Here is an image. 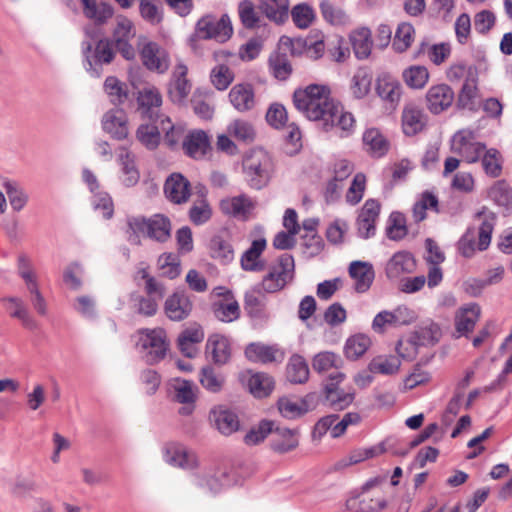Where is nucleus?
<instances>
[{"label":"nucleus","mask_w":512,"mask_h":512,"mask_svg":"<svg viewBox=\"0 0 512 512\" xmlns=\"http://www.w3.org/2000/svg\"><path fill=\"white\" fill-rule=\"evenodd\" d=\"M418 318L416 311L406 305H399L394 310H384L376 314L372 321V329L384 333L390 328H398L414 323Z\"/></svg>","instance_id":"6e6552de"},{"label":"nucleus","mask_w":512,"mask_h":512,"mask_svg":"<svg viewBox=\"0 0 512 512\" xmlns=\"http://www.w3.org/2000/svg\"><path fill=\"white\" fill-rule=\"evenodd\" d=\"M137 101L141 113L148 118H152L155 114L154 110L162 104V96L156 87L146 86L139 91Z\"/></svg>","instance_id":"e433bc0d"},{"label":"nucleus","mask_w":512,"mask_h":512,"mask_svg":"<svg viewBox=\"0 0 512 512\" xmlns=\"http://www.w3.org/2000/svg\"><path fill=\"white\" fill-rule=\"evenodd\" d=\"M164 194L174 204L186 203L191 196V183L181 173H172L164 183Z\"/></svg>","instance_id":"a211bd4d"},{"label":"nucleus","mask_w":512,"mask_h":512,"mask_svg":"<svg viewBox=\"0 0 512 512\" xmlns=\"http://www.w3.org/2000/svg\"><path fill=\"white\" fill-rule=\"evenodd\" d=\"M274 422L263 420L258 425L253 426L244 436L243 441L248 446H254L261 443L273 432Z\"/></svg>","instance_id":"e2e57ef3"},{"label":"nucleus","mask_w":512,"mask_h":512,"mask_svg":"<svg viewBox=\"0 0 512 512\" xmlns=\"http://www.w3.org/2000/svg\"><path fill=\"white\" fill-rule=\"evenodd\" d=\"M84 15L98 25L106 23L113 16V8L106 3L95 0H81Z\"/></svg>","instance_id":"ea45409f"},{"label":"nucleus","mask_w":512,"mask_h":512,"mask_svg":"<svg viewBox=\"0 0 512 512\" xmlns=\"http://www.w3.org/2000/svg\"><path fill=\"white\" fill-rule=\"evenodd\" d=\"M266 248V240L259 238L251 243V246L241 256V267L245 271L259 272L264 270L265 261L261 258Z\"/></svg>","instance_id":"bb28decb"},{"label":"nucleus","mask_w":512,"mask_h":512,"mask_svg":"<svg viewBox=\"0 0 512 512\" xmlns=\"http://www.w3.org/2000/svg\"><path fill=\"white\" fill-rule=\"evenodd\" d=\"M400 366L398 357L380 355L371 360L368 369L374 374L392 375L399 371Z\"/></svg>","instance_id":"3c124183"},{"label":"nucleus","mask_w":512,"mask_h":512,"mask_svg":"<svg viewBox=\"0 0 512 512\" xmlns=\"http://www.w3.org/2000/svg\"><path fill=\"white\" fill-rule=\"evenodd\" d=\"M116 25L112 34V41L122 56L131 60L135 57V50L131 45V40L135 37V28L131 20L124 16H117Z\"/></svg>","instance_id":"ddd939ff"},{"label":"nucleus","mask_w":512,"mask_h":512,"mask_svg":"<svg viewBox=\"0 0 512 512\" xmlns=\"http://www.w3.org/2000/svg\"><path fill=\"white\" fill-rule=\"evenodd\" d=\"M187 73L188 67L182 61L177 62L168 84V95L174 103L183 102L190 93L191 83Z\"/></svg>","instance_id":"f3484780"},{"label":"nucleus","mask_w":512,"mask_h":512,"mask_svg":"<svg viewBox=\"0 0 512 512\" xmlns=\"http://www.w3.org/2000/svg\"><path fill=\"white\" fill-rule=\"evenodd\" d=\"M370 339L364 334H356L348 338L345 344V355L350 359L361 357L368 349Z\"/></svg>","instance_id":"69168bd1"},{"label":"nucleus","mask_w":512,"mask_h":512,"mask_svg":"<svg viewBox=\"0 0 512 512\" xmlns=\"http://www.w3.org/2000/svg\"><path fill=\"white\" fill-rule=\"evenodd\" d=\"M140 57L143 65L150 71L163 74L169 69V54L165 48L156 42L149 41L145 43L141 48Z\"/></svg>","instance_id":"4468645a"},{"label":"nucleus","mask_w":512,"mask_h":512,"mask_svg":"<svg viewBox=\"0 0 512 512\" xmlns=\"http://www.w3.org/2000/svg\"><path fill=\"white\" fill-rule=\"evenodd\" d=\"M452 151L460 155L467 163H475L482 155L485 146L476 141V134L470 129H463L452 138Z\"/></svg>","instance_id":"1a4fd4ad"},{"label":"nucleus","mask_w":512,"mask_h":512,"mask_svg":"<svg viewBox=\"0 0 512 512\" xmlns=\"http://www.w3.org/2000/svg\"><path fill=\"white\" fill-rule=\"evenodd\" d=\"M372 75L365 69H358L351 80V92L357 99H362L368 95L371 89Z\"/></svg>","instance_id":"5fc2aeb1"},{"label":"nucleus","mask_w":512,"mask_h":512,"mask_svg":"<svg viewBox=\"0 0 512 512\" xmlns=\"http://www.w3.org/2000/svg\"><path fill=\"white\" fill-rule=\"evenodd\" d=\"M201 386L210 393H218L225 384L224 375L212 366H205L199 372Z\"/></svg>","instance_id":"de8ad7c7"},{"label":"nucleus","mask_w":512,"mask_h":512,"mask_svg":"<svg viewBox=\"0 0 512 512\" xmlns=\"http://www.w3.org/2000/svg\"><path fill=\"white\" fill-rule=\"evenodd\" d=\"M335 111L330 119H326L323 123L325 130L336 128L340 130L341 137H348L355 131V118L350 113L344 110L340 103L335 104Z\"/></svg>","instance_id":"393cba45"},{"label":"nucleus","mask_w":512,"mask_h":512,"mask_svg":"<svg viewBox=\"0 0 512 512\" xmlns=\"http://www.w3.org/2000/svg\"><path fill=\"white\" fill-rule=\"evenodd\" d=\"M406 219L405 216L400 212H393L390 214L386 234L391 240L398 241L403 239L407 235Z\"/></svg>","instance_id":"680f3d73"},{"label":"nucleus","mask_w":512,"mask_h":512,"mask_svg":"<svg viewBox=\"0 0 512 512\" xmlns=\"http://www.w3.org/2000/svg\"><path fill=\"white\" fill-rule=\"evenodd\" d=\"M376 92L383 101L396 105L401 98L402 86L397 78L385 73L377 79Z\"/></svg>","instance_id":"c756f323"},{"label":"nucleus","mask_w":512,"mask_h":512,"mask_svg":"<svg viewBox=\"0 0 512 512\" xmlns=\"http://www.w3.org/2000/svg\"><path fill=\"white\" fill-rule=\"evenodd\" d=\"M206 351L216 364H226L230 359V344L227 337L223 335H211L207 340Z\"/></svg>","instance_id":"f704fd0d"},{"label":"nucleus","mask_w":512,"mask_h":512,"mask_svg":"<svg viewBox=\"0 0 512 512\" xmlns=\"http://www.w3.org/2000/svg\"><path fill=\"white\" fill-rule=\"evenodd\" d=\"M381 210L380 203L375 199H368L362 206L357 217V231L361 238L368 239L376 233V223Z\"/></svg>","instance_id":"dca6fc26"},{"label":"nucleus","mask_w":512,"mask_h":512,"mask_svg":"<svg viewBox=\"0 0 512 512\" xmlns=\"http://www.w3.org/2000/svg\"><path fill=\"white\" fill-rule=\"evenodd\" d=\"M310 409L308 396L301 399L282 397L278 400V410L280 414L288 419L300 417Z\"/></svg>","instance_id":"4c0bfd02"},{"label":"nucleus","mask_w":512,"mask_h":512,"mask_svg":"<svg viewBox=\"0 0 512 512\" xmlns=\"http://www.w3.org/2000/svg\"><path fill=\"white\" fill-rule=\"evenodd\" d=\"M278 350L261 343H251L245 349L246 357L253 362L271 363L276 361Z\"/></svg>","instance_id":"864d4df0"},{"label":"nucleus","mask_w":512,"mask_h":512,"mask_svg":"<svg viewBox=\"0 0 512 512\" xmlns=\"http://www.w3.org/2000/svg\"><path fill=\"white\" fill-rule=\"evenodd\" d=\"M118 162L121 166V181L127 187L136 185L140 173L135 164L134 155L128 149L121 147L118 152Z\"/></svg>","instance_id":"2f4dec72"},{"label":"nucleus","mask_w":512,"mask_h":512,"mask_svg":"<svg viewBox=\"0 0 512 512\" xmlns=\"http://www.w3.org/2000/svg\"><path fill=\"white\" fill-rule=\"evenodd\" d=\"M426 124L423 110L414 104H407L402 112V129L405 135L414 136L421 132Z\"/></svg>","instance_id":"c85d7f7f"},{"label":"nucleus","mask_w":512,"mask_h":512,"mask_svg":"<svg viewBox=\"0 0 512 512\" xmlns=\"http://www.w3.org/2000/svg\"><path fill=\"white\" fill-rule=\"evenodd\" d=\"M248 387L255 397L262 398L271 393L274 387V381L272 377L265 373H255L250 376Z\"/></svg>","instance_id":"4d7b16f0"},{"label":"nucleus","mask_w":512,"mask_h":512,"mask_svg":"<svg viewBox=\"0 0 512 512\" xmlns=\"http://www.w3.org/2000/svg\"><path fill=\"white\" fill-rule=\"evenodd\" d=\"M195 31L201 39H214L223 43L231 38L233 27L227 14H223L219 19L207 14L197 21Z\"/></svg>","instance_id":"423d86ee"},{"label":"nucleus","mask_w":512,"mask_h":512,"mask_svg":"<svg viewBox=\"0 0 512 512\" xmlns=\"http://www.w3.org/2000/svg\"><path fill=\"white\" fill-rule=\"evenodd\" d=\"M103 129L113 138L122 140L128 135L127 117L124 111L110 110L103 116Z\"/></svg>","instance_id":"7c9ffc66"},{"label":"nucleus","mask_w":512,"mask_h":512,"mask_svg":"<svg viewBox=\"0 0 512 512\" xmlns=\"http://www.w3.org/2000/svg\"><path fill=\"white\" fill-rule=\"evenodd\" d=\"M319 7L323 19L330 25L346 26L350 23V17L346 11L330 0H322Z\"/></svg>","instance_id":"37998d69"},{"label":"nucleus","mask_w":512,"mask_h":512,"mask_svg":"<svg viewBox=\"0 0 512 512\" xmlns=\"http://www.w3.org/2000/svg\"><path fill=\"white\" fill-rule=\"evenodd\" d=\"M488 195L500 206L507 207L512 203V189L504 180L495 182L489 189Z\"/></svg>","instance_id":"774afa93"},{"label":"nucleus","mask_w":512,"mask_h":512,"mask_svg":"<svg viewBox=\"0 0 512 512\" xmlns=\"http://www.w3.org/2000/svg\"><path fill=\"white\" fill-rule=\"evenodd\" d=\"M162 452L164 461L173 467L183 470H193L198 467L196 454L181 443H167Z\"/></svg>","instance_id":"f8f14e48"},{"label":"nucleus","mask_w":512,"mask_h":512,"mask_svg":"<svg viewBox=\"0 0 512 512\" xmlns=\"http://www.w3.org/2000/svg\"><path fill=\"white\" fill-rule=\"evenodd\" d=\"M18 273L26 284L32 306L39 315L45 316L47 302L39 290L36 274L25 256H20L18 259Z\"/></svg>","instance_id":"9d476101"},{"label":"nucleus","mask_w":512,"mask_h":512,"mask_svg":"<svg viewBox=\"0 0 512 512\" xmlns=\"http://www.w3.org/2000/svg\"><path fill=\"white\" fill-rule=\"evenodd\" d=\"M147 219L140 216H131L126 220L125 234L128 242L134 245L141 244V238L147 236Z\"/></svg>","instance_id":"603ef678"},{"label":"nucleus","mask_w":512,"mask_h":512,"mask_svg":"<svg viewBox=\"0 0 512 512\" xmlns=\"http://www.w3.org/2000/svg\"><path fill=\"white\" fill-rule=\"evenodd\" d=\"M271 448L278 453H286L298 446V436L295 430L273 427Z\"/></svg>","instance_id":"c9c22d12"},{"label":"nucleus","mask_w":512,"mask_h":512,"mask_svg":"<svg viewBox=\"0 0 512 512\" xmlns=\"http://www.w3.org/2000/svg\"><path fill=\"white\" fill-rule=\"evenodd\" d=\"M259 9L271 21L283 23L288 18V0H259Z\"/></svg>","instance_id":"a19ab883"},{"label":"nucleus","mask_w":512,"mask_h":512,"mask_svg":"<svg viewBox=\"0 0 512 512\" xmlns=\"http://www.w3.org/2000/svg\"><path fill=\"white\" fill-rule=\"evenodd\" d=\"M273 170L272 157L262 148L251 150L243 161L246 181L251 188L256 190H260L268 184Z\"/></svg>","instance_id":"7ed1b4c3"},{"label":"nucleus","mask_w":512,"mask_h":512,"mask_svg":"<svg viewBox=\"0 0 512 512\" xmlns=\"http://www.w3.org/2000/svg\"><path fill=\"white\" fill-rule=\"evenodd\" d=\"M228 98L234 109L240 113L250 111L256 105L254 88L248 83L234 85L228 94Z\"/></svg>","instance_id":"4be33fe9"},{"label":"nucleus","mask_w":512,"mask_h":512,"mask_svg":"<svg viewBox=\"0 0 512 512\" xmlns=\"http://www.w3.org/2000/svg\"><path fill=\"white\" fill-rule=\"evenodd\" d=\"M212 309L215 317L222 322L229 323L240 316V307L234 297L215 301Z\"/></svg>","instance_id":"c03bdc74"},{"label":"nucleus","mask_w":512,"mask_h":512,"mask_svg":"<svg viewBox=\"0 0 512 512\" xmlns=\"http://www.w3.org/2000/svg\"><path fill=\"white\" fill-rule=\"evenodd\" d=\"M291 17L297 28L307 29L314 22L316 15L310 5L307 3H301L292 8Z\"/></svg>","instance_id":"bf43d9fd"},{"label":"nucleus","mask_w":512,"mask_h":512,"mask_svg":"<svg viewBox=\"0 0 512 512\" xmlns=\"http://www.w3.org/2000/svg\"><path fill=\"white\" fill-rule=\"evenodd\" d=\"M294 276V259L290 255H282L278 263L263 277L257 285L259 293H276L282 290Z\"/></svg>","instance_id":"20e7f679"},{"label":"nucleus","mask_w":512,"mask_h":512,"mask_svg":"<svg viewBox=\"0 0 512 512\" xmlns=\"http://www.w3.org/2000/svg\"><path fill=\"white\" fill-rule=\"evenodd\" d=\"M344 378L345 375L342 372L336 371L330 374L327 382L323 385L324 401L334 410L346 409L355 399L353 389H344L339 386Z\"/></svg>","instance_id":"0eeeda50"},{"label":"nucleus","mask_w":512,"mask_h":512,"mask_svg":"<svg viewBox=\"0 0 512 512\" xmlns=\"http://www.w3.org/2000/svg\"><path fill=\"white\" fill-rule=\"evenodd\" d=\"M387 507L384 498H368L362 492H352L345 501L350 512H380Z\"/></svg>","instance_id":"b1692460"},{"label":"nucleus","mask_w":512,"mask_h":512,"mask_svg":"<svg viewBox=\"0 0 512 512\" xmlns=\"http://www.w3.org/2000/svg\"><path fill=\"white\" fill-rule=\"evenodd\" d=\"M429 71L425 66L412 65L404 69L402 78L405 84L412 89H422L429 81Z\"/></svg>","instance_id":"8fccbe9b"},{"label":"nucleus","mask_w":512,"mask_h":512,"mask_svg":"<svg viewBox=\"0 0 512 512\" xmlns=\"http://www.w3.org/2000/svg\"><path fill=\"white\" fill-rule=\"evenodd\" d=\"M104 90L114 105L122 104L128 96L126 85L113 76L106 78Z\"/></svg>","instance_id":"052dcab7"},{"label":"nucleus","mask_w":512,"mask_h":512,"mask_svg":"<svg viewBox=\"0 0 512 512\" xmlns=\"http://www.w3.org/2000/svg\"><path fill=\"white\" fill-rule=\"evenodd\" d=\"M254 207V201L245 194L225 198L220 202L223 213L241 219H246Z\"/></svg>","instance_id":"cd10ccee"},{"label":"nucleus","mask_w":512,"mask_h":512,"mask_svg":"<svg viewBox=\"0 0 512 512\" xmlns=\"http://www.w3.org/2000/svg\"><path fill=\"white\" fill-rule=\"evenodd\" d=\"M416 268V261L411 253L399 251L387 262L385 272L388 278L397 279L403 274L412 273Z\"/></svg>","instance_id":"a878e982"},{"label":"nucleus","mask_w":512,"mask_h":512,"mask_svg":"<svg viewBox=\"0 0 512 512\" xmlns=\"http://www.w3.org/2000/svg\"><path fill=\"white\" fill-rule=\"evenodd\" d=\"M137 347L147 363L159 362L165 357L168 349L166 332L162 328L140 330Z\"/></svg>","instance_id":"39448f33"},{"label":"nucleus","mask_w":512,"mask_h":512,"mask_svg":"<svg viewBox=\"0 0 512 512\" xmlns=\"http://www.w3.org/2000/svg\"><path fill=\"white\" fill-rule=\"evenodd\" d=\"M286 376L291 383H305L309 378V367L306 360L297 354L291 356L287 364Z\"/></svg>","instance_id":"49530a36"},{"label":"nucleus","mask_w":512,"mask_h":512,"mask_svg":"<svg viewBox=\"0 0 512 512\" xmlns=\"http://www.w3.org/2000/svg\"><path fill=\"white\" fill-rule=\"evenodd\" d=\"M211 419L215 427L223 435H231L240 426L238 416L234 412L222 408L213 410Z\"/></svg>","instance_id":"58836bf2"},{"label":"nucleus","mask_w":512,"mask_h":512,"mask_svg":"<svg viewBox=\"0 0 512 512\" xmlns=\"http://www.w3.org/2000/svg\"><path fill=\"white\" fill-rule=\"evenodd\" d=\"M147 237L164 242L170 237L171 223L170 220L160 214L147 219Z\"/></svg>","instance_id":"a18cd8bd"},{"label":"nucleus","mask_w":512,"mask_h":512,"mask_svg":"<svg viewBox=\"0 0 512 512\" xmlns=\"http://www.w3.org/2000/svg\"><path fill=\"white\" fill-rule=\"evenodd\" d=\"M83 51L86 58L85 68L96 77L101 73L99 66L111 63L114 58V51L108 40H100L94 49L90 43H84Z\"/></svg>","instance_id":"9b49d317"},{"label":"nucleus","mask_w":512,"mask_h":512,"mask_svg":"<svg viewBox=\"0 0 512 512\" xmlns=\"http://www.w3.org/2000/svg\"><path fill=\"white\" fill-rule=\"evenodd\" d=\"M210 80L217 90L223 91L233 82L234 73L228 66L218 64L211 70Z\"/></svg>","instance_id":"338daca9"},{"label":"nucleus","mask_w":512,"mask_h":512,"mask_svg":"<svg viewBox=\"0 0 512 512\" xmlns=\"http://www.w3.org/2000/svg\"><path fill=\"white\" fill-rule=\"evenodd\" d=\"M182 148L188 157L203 159L211 149L209 136L203 130L189 131L182 141Z\"/></svg>","instance_id":"aec40b11"},{"label":"nucleus","mask_w":512,"mask_h":512,"mask_svg":"<svg viewBox=\"0 0 512 512\" xmlns=\"http://www.w3.org/2000/svg\"><path fill=\"white\" fill-rule=\"evenodd\" d=\"M475 221L478 223L477 232L475 228H469L458 242L460 254L467 258L473 256L476 250V234L478 235L477 248L482 251L489 247L496 217L494 213L483 209L476 214Z\"/></svg>","instance_id":"f03ea898"},{"label":"nucleus","mask_w":512,"mask_h":512,"mask_svg":"<svg viewBox=\"0 0 512 512\" xmlns=\"http://www.w3.org/2000/svg\"><path fill=\"white\" fill-rule=\"evenodd\" d=\"M196 484L210 493L215 494L220 492L227 484V475L223 471H216L214 473L206 472L197 476Z\"/></svg>","instance_id":"6e6d98bb"},{"label":"nucleus","mask_w":512,"mask_h":512,"mask_svg":"<svg viewBox=\"0 0 512 512\" xmlns=\"http://www.w3.org/2000/svg\"><path fill=\"white\" fill-rule=\"evenodd\" d=\"M293 103L306 118L321 121L323 124L326 119L332 117L337 101L331 97L328 86L311 84L294 92Z\"/></svg>","instance_id":"f257e3e1"},{"label":"nucleus","mask_w":512,"mask_h":512,"mask_svg":"<svg viewBox=\"0 0 512 512\" xmlns=\"http://www.w3.org/2000/svg\"><path fill=\"white\" fill-rule=\"evenodd\" d=\"M341 365V358L335 353L329 351L316 354L312 360V367L319 374L327 373L332 369L338 370Z\"/></svg>","instance_id":"13d9d810"},{"label":"nucleus","mask_w":512,"mask_h":512,"mask_svg":"<svg viewBox=\"0 0 512 512\" xmlns=\"http://www.w3.org/2000/svg\"><path fill=\"white\" fill-rule=\"evenodd\" d=\"M227 133L243 143H252L256 138L253 124L243 119H235L230 122L227 126Z\"/></svg>","instance_id":"09e8293b"},{"label":"nucleus","mask_w":512,"mask_h":512,"mask_svg":"<svg viewBox=\"0 0 512 512\" xmlns=\"http://www.w3.org/2000/svg\"><path fill=\"white\" fill-rule=\"evenodd\" d=\"M481 316V307L477 303L461 306L455 313V331L459 336H468L475 328Z\"/></svg>","instance_id":"412c9836"},{"label":"nucleus","mask_w":512,"mask_h":512,"mask_svg":"<svg viewBox=\"0 0 512 512\" xmlns=\"http://www.w3.org/2000/svg\"><path fill=\"white\" fill-rule=\"evenodd\" d=\"M349 274L355 281L356 291L360 293L367 291L374 279L373 267L368 262H352L349 267Z\"/></svg>","instance_id":"72a5a7b5"},{"label":"nucleus","mask_w":512,"mask_h":512,"mask_svg":"<svg viewBox=\"0 0 512 512\" xmlns=\"http://www.w3.org/2000/svg\"><path fill=\"white\" fill-rule=\"evenodd\" d=\"M415 30L414 27L407 22H402L398 25L395 32L393 46L396 51L404 52L412 44L414 40Z\"/></svg>","instance_id":"0e129e2a"},{"label":"nucleus","mask_w":512,"mask_h":512,"mask_svg":"<svg viewBox=\"0 0 512 512\" xmlns=\"http://www.w3.org/2000/svg\"><path fill=\"white\" fill-rule=\"evenodd\" d=\"M192 311V302L189 297L181 292L170 295L164 303V312L172 321H181L189 316Z\"/></svg>","instance_id":"5701e85b"},{"label":"nucleus","mask_w":512,"mask_h":512,"mask_svg":"<svg viewBox=\"0 0 512 512\" xmlns=\"http://www.w3.org/2000/svg\"><path fill=\"white\" fill-rule=\"evenodd\" d=\"M365 150L374 157H381L388 151L389 144L379 130L367 129L363 134Z\"/></svg>","instance_id":"79ce46f5"},{"label":"nucleus","mask_w":512,"mask_h":512,"mask_svg":"<svg viewBox=\"0 0 512 512\" xmlns=\"http://www.w3.org/2000/svg\"><path fill=\"white\" fill-rule=\"evenodd\" d=\"M349 40L356 58L363 60L370 56L373 42L369 28L359 27L352 30Z\"/></svg>","instance_id":"473e14b6"},{"label":"nucleus","mask_w":512,"mask_h":512,"mask_svg":"<svg viewBox=\"0 0 512 512\" xmlns=\"http://www.w3.org/2000/svg\"><path fill=\"white\" fill-rule=\"evenodd\" d=\"M454 101V92L447 84L431 86L426 93V105L433 114L447 110Z\"/></svg>","instance_id":"6ab92c4d"},{"label":"nucleus","mask_w":512,"mask_h":512,"mask_svg":"<svg viewBox=\"0 0 512 512\" xmlns=\"http://www.w3.org/2000/svg\"><path fill=\"white\" fill-rule=\"evenodd\" d=\"M170 386L173 391L174 400L184 404L179 409V413L185 416L192 414L198 394L196 384L190 380L174 378L171 380Z\"/></svg>","instance_id":"2eb2a0df"}]
</instances>
